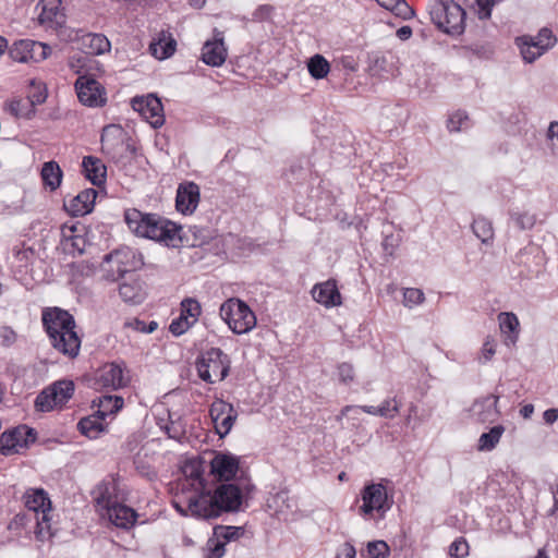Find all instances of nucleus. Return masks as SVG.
I'll return each mask as SVG.
<instances>
[{
	"mask_svg": "<svg viewBox=\"0 0 558 558\" xmlns=\"http://www.w3.org/2000/svg\"><path fill=\"white\" fill-rule=\"evenodd\" d=\"M401 402L397 398L384 400L377 409L378 416L393 418L399 412Z\"/></svg>",
	"mask_w": 558,
	"mask_h": 558,
	"instance_id": "nucleus-48",
	"label": "nucleus"
},
{
	"mask_svg": "<svg viewBox=\"0 0 558 558\" xmlns=\"http://www.w3.org/2000/svg\"><path fill=\"white\" fill-rule=\"evenodd\" d=\"M425 300L424 292L416 288H407L403 291V304L408 307L422 304Z\"/></svg>",
	"mask_w": 558,
	"mask_h": 558,
	"instance_id": "nucleus-49",
	"label": "nucleus"
},
{
	"mask_svg": "<svg viewBox=\"0 0 558 558\" xmlns=\"http://www.w3.org/2000/svg\"><path fill=\"white\" fill-rule=\"evenodd\" d=\"M124 220L136 235L163 243L168 247H180L187 243L182 227L160 215L131 208L125 210Z\"/></svg>",
	"mask_w": 558,
	"mask_h": 558,
	"instance_id": "nucleus-1",
	"label": "nucleus"
},
{
	"mask_svg": "<svg viewBox=\"0 0 558 558\" xmlns=\"http://www.w3.org/2000/svg\"><path fill=\"white\" fill-rule=\"evenodd\" d=\"M312 296L317 303L327 308L339 306L342 303L341 294L333 279L316 283L312 289Z\"/></svg>",
	"mask_w": 558,
	"mask_h": 558,
	"instance_id": "nucleus-24",
	"label": "nucleus"
},
{
	"mask_svg": "<svg viewBox=\"0 0 558 558\" xmlns=\"http://www.w3.org/2000/svg\"><path fill=\"white\" fill-rule=\"evenodd\" d=\"M468 120L469 118L465 112L458 111L449 118L447 128L450 132H459L466 125Z\"/></svg>",
	"mask_w": 558,
	"mask_h": 558,
	"instance_id": "nucleus-53",
	"label": "nucleus"
},
{
	"mask_svg": "<svg viewBox=\"0 0 558 558\" xmlns=\"http://www.w3.org/2000/svg\"><path fill=\"white\" fill-rule=\"evenodd\" d=\"M225 554V544L215 541L214 546L209 548V553L207 555V558H221Z\"/></svg>",
	"mask_w": 558,
	"mask_h": 558,
	"instance_id": "nucleus-61",
	"label": "nucleus"
},
{
	"mask_svg": "<svg viewBox=\"0 0 558 558\" xmlns=\"http://www.w3.org/2000/svg\"><path fill=\"white\" fill-rule=\"evenodd\" d=\"M78 100L87 107H101L106 104V90L94 77L81 75L75 82Z\"/></svg>",
	"mask_w": 558,
	"mask_h": 558,
	"instance_id": "nucleus-12",
	"label": "nucleus"
},
{
	"mask_svg": "<svg viewBox=\"0 0 558 558\" xmlns=\"http://www.w3.org/2000/svg\"><path fill=\"white\" fill-rule=\"evenodd\" d=\"M356 551L353 545L350 543L343 544L340 551L337 554V558H355Z\"/></svg>",
	"mask_w": 558,
	"mask_h": 558,
	"instance_id": "nucleus-64",
	"label": "nucleus"
},
{
	"mask_svg": "<svg viewBox=\"0 0 558 558\" xmlns=\"http://www.w3.org/2000/svg\"><path fill=\"white\" fill-rule=\"evenodd\" d=\"M477 5L476 14L480 20H487L492 15L493 7L499 3L498 0H475Z\"/></svg>",
	"mask_w": 558,
	"mask_h": 558,
	"instance_id": "nucleus-55",
	"label": "nucleus"
},
{
	"mask_svg": "<svg viewBox=\"0 0 558 558\" xmlns=\"http://www.w3.org/2000/svg\"><path fill=\"white\" fill-rule=\"evenodd\" d=\"M177 43L172 37L160 38L156 43H151L149 50L151 54L158 60L170 58L175 51Z\"/></svg>",
	"mask_w": 558,
	"mask_h": 558,
	"instance_id": "nucleus-40",
	"label": "nucleus"
},
{
	"mask_svg": "<svg viewBox=\"0 0 558 558\" xmlns=\"http://www.w3.org/2000/svg\"><path fill=\"white\" fill-rule=\"evenodd\" d=\"M104 267V278L107 281L114 282L122 278L125 275L122 266H118L117 264H112L111 262L105 260L102 263Z\"/></svg>",
	"mask_w": 558,
	"mask_h": 558,
	"instance_id": "nucleus-50",
	"label": "nucleus"
},
{
	"mask_svg": "<svg viewBox=\"0 0 558 558\" xmlns=\"http://www.w3.org/2000/svg\"><path fill=\"white\" fill-rule=\"evenodd\" d=\"M307 70L313 78L322 80L329 73L330 64L322 54H315L307 61Z\"/></svg>",
	"mask_w": 558,
	"mask_h": 558,
	"instance_id": "nucleus-42",
	"label": "nucleus"
},
{
	"mask_svg": "<svg viewBox=\"0 0 558 558\" xmlns=\"http://www.w3.org/2000/svg\"><path fill=\"white\" fill-rule=\"evenodd\" d=\"M123 398L119 396L102 395L93 401V407H96V414L106 420L108 416L116 414L123 407Z\"/></svg>",
	"mask_w": 558,
	"mask_h": 558,
	"instance_id": "nucleus-32",
	"label": "nucleus"
},
{
	"mask_svg": "<svg viewBox=\"0 0 558 558\" xmlns=\"http://www.w3.org/2000/svg\"><path fill=\"white\" fill-rule=\"evenodd\" d=\"M119 294L125 303L132 305L141 304L146 299L145 289L138 279L121 283L119 286Z\"/></svg>",
	"mask_w": 558,
	"mask_h": 558,
	"instance_id": "nucleus-31",
	"label": "nucleus"
},
{
	"mask_svg": "<svg viewBox=\"0 0 558 558\" xmlns=\"http://www.w3.org/2000/svg\"><path fill=\"white\" fill-rule=\"evenodd\" d=\"M9 53L10 57L17 62H40L48 58L51 53V48L40 41L21 39L12 45Z\"/></svg>",
	"mask_w": 558,
	"mask_h": 558,
	"instance_id": "nucleus-10",
	"label": "nucleus"
},
{
	"mask_svg": "<svg viewBox=\"0 0 558 558\" xmlns=\"http://www.w3.org/2000/svg\"><path fill=\"white\" fill-rule=\"evenodd\" d=\"M244 500L242 488L234 483H221L213 494L201 493L189 499V509L194 518L214 519L222 512H238Z\"/></svg>",
	"mask_w": 558,
	"mask_h": 558,
	"instance_id": "nucleus-2",
	"label": "nucleus"
},
{
	"mask_svg": "<svg viewBox=\"0 0 558 558\" xmlns=\"http://www.w3.org/2000/svg\"><path fill=\"white\" fill-rule=\"evenodd\" d=\"M518 45L520 47V52L525 62L532 63L541 56L544 54V49L538 44H533L527 36H523L518 38Z\"/></svg>",
	"mask_w": 558,
	"mask_h": 558,
	"instance_id": "nucleus-41",
	"label": "nucleus"
},
{
	"mask_svg": "<svg viewBox=\"0 0 558 558\" xmlns=\"http://www.w3.org/2000/svg\"><path fill=\"white\" fill-rule=\"evenodd\" d=\"M7 110L16 119L31 120L36 114V109L26 98L12 99L7 104Z\"/></svg>",
	"mask_w": 558,
	"mask_h": 558,
	"instance_id": "nucleus-36",
	"label": "nucleus"
},
{
	"mask_svg": "<svg viewBox=\"0 0 558 558\" xmlns=\"http://www.w3.org/2000/svg\"><path fill=\"white\" fill-rule=\"evenodd\" d=\"M209 415L214 422L216 433L220 438H223L230 433L238 417V412L231 403L217 399L210 405Z\"/></svg>",
	"mask_w": 558,
	"mask_h": 558,
	"instance_id": "nucleus-13",
	"label": "nucleus"
},
{
	"mask_svg": "<svg viewBox=\"0 0 558 558\" xmlns=\"http://www.w3.org/2000/svg\"><path fill=\"white\" fill-rule=\"evenodd\" d=\"M506 428L504 425H495L488 432L480 436L477 449L480 451H492L499 444Z\"/></svg>",
	"mask_w": 558,
	"mask_h": 558,
	"instance_id": "nucleus-37",
	"label": "nucleus"
},
{
	"mask_svg": "<svg viewBox=\"0 0 558 558\" xmlns=\"http://www.w3.org/2000/svg\"><path fill=\"white\" fill-rule=\"evenodd\" d=\"M449 554L453 558H465L469 555V544L463 537L454 539L450 547Z\"/></svg>",
	"mask_w": 558,
	"mask_h": 558,
	"instance_id": "nucleus-52",
	"label": "nucleus"
},
{
	"mask_svg": "<svg viewBox=\"0 0 558 558\" xmlns=\"http://www.w3.org/2000/svg\"><path fill=\"white\" fill-rule=\"evenodd\" d=\"M240 460L231 453H218L210 462L211 473L221 482L230 483L239 471Z\"/></svg>",
	"mask_w": 558,
	"mask_h": 558,
	"instance_id": "nucleus-19",
	"label": "nucleus"
},
{
	"mask_svg": "<svg viewBox=\"0 0 558 558\" xmlns=\"http://www.w3.org/2000/svg\"><path fill=\"white\" fill-rule=\"evenodd\" d=\"M376 2L402 20H409L414 15V10L405 0H376Z\"/></svg>",
	"mask_w": 558,
	"mask_h": 558,
	"instance_id": "nucleus-38",
	"label": "nucleus"
},
{
	"mask_svg": "<svg viewBox=\"0 0 558 558\" xmlns=\"http://www.w3.org/2000/svg\"><path fill=\"white\" fill-rule=\"evenodd\" d=\"M124 327L131 328L135 331L146 333V323L138 318H134L132 320H128L124 323Z\"/></svg>",
	"mask_w": 558,
	"mask_h": 558,
	"instance_id": "nucleus-62",
	"label": "nucleus"
},
{
	"mask_svg": "<svg viewBox=\"0 0 558 558\" xmlns=\"http://www.w3.org/2000/svg\"><path fill=\"white\" fill-rule=\"evenodd\" d=\"M527 38L531 39L533 44H538L537 46L543 47L544 53L556 44V37L553 32L546 27L542 28L535 37L527 36Z\"/></svg>",
	"mask_w": 558,
	"mask_h": 558,
	"instance_id": "nucleus-47",
	"label": "nucleus"
},
{
	"mask_svg": "<svg viewBox=\"0 0 558 558\" xmlns=\"http://www.w3.org/2000/svg\"><path fill=\"white\" fill-rule=\"evenodd\" d=\"M367 551L371 558H386L390 554V549L384 541L369 542Z\"/></svg>",
	"mask_w": 558,
	"mask_h": 558,
	"instance_id": "nucleus-51",
	"label": "nucleus"
},
{
	"mask_svg": "<svg viewBox=\"0 0 558 558\" xmlns=\"http://www.w3.org/2000/svg\"><path fill=\"white\" fill-rule=\"evenodd\" d=\"M221 319L236 335L250 332L256 326V316L241 299L230 298L219 308Z\"/></svg>",
	"mask_w": 558,
	"mask_h": 558,
	"instance_id": "nucleus-7",
	"label": "nucleus"
},
{
	"mask_svg": "<svg viewBox=\"0 0 558 558\" xmlns=\"http://www.w3.org/2000/svg\"><path fill=\"white\" fill-rule=\"evenodd\" d=\"M37 514L34 512L25 511L22 513H17L9 524L10 530H27L33 527V521L36 519Z\"/></svg>",
	"mask_w": 558,
	"mask_h": 558,
	"instance_id": "nucleus-45",
	"label": "nucleus"
},
{
	"mask_svg": "<svg viewBox=\"0 0 558 558\" xmlns=\"http://www.w3.org/2000/svg\"><path fill=\"white\" fill-rule=\"evenodd\" d=\"M498 323L501 332L505 335V344L508 347L515 345L520 333V323L517 315L512 312H501L498 315Z\"/></svg>",
	"mask_w": 558,
	"mask_h": 558,
	"instance_id": "nucleus-27",
	"label": "nucleus"
},
{
	"mask_svg": "<svg viewBox=\"0 0 558 558\" xmlns=\"http://www.w3.org/2000/svg\"><path fill=\"white\" fill-rule=\"evenodd\" d=\"M183 472L186 476L194 481H198L199 484H202V472L199 471L198 465L194 463L186 464L183 469Z\"/></svg>",
	"mask_w": 558,
	"mask_h": 558,
	"instance_id": "nucleus-60",
	"label": "nucleus"
},
{
	"mask_svg": "<svg viewBox=\"0 0 558 558\" xmlns=\"http://www.w3.org/2000/svg\"><path fill=\"white\" fill-rule=\"evenodd\" d=\"M41 320L51 345L69 357L77 356L81 339L74 330V317L65 310L47 307L43 311Z\"/></svg>",
	"mask_w": 558,
	"mask_h": 558,
	"instance_id": "nucleus-3",
	"label": "nucleus"
},
{
	"mask_svg": "<svg viewBox=\"0 0 558 558\" xmlns=\"http://www.w3.org/2000/svg\"><path fill=\"white\" fill-rule=\"evenodd\" d=\"M97 194L93 187L85 189L69 202H64V208L73 217H83L92 213Z\"/></svg>",
	"mask_w": 558,
	"mask_h": 558,
	"instance_id": "nucleus-22",
	"label": "nucleus"
},
{
	"mask_svg": "<svg viewBox=\"0 0 558 558\" xmlns=\"http://www.w3.org/2000/svg\"><path fill=\"white\" fill-rule=\"evenodd\" d=\"M400 242H401V238L399 234H393L392 232L385 233V236H384V240L381 243L384 252L387 255L392 256L395 251L400 245Z\"/></svg>",
	"mask_w": 558,
	"mask_h": 558,
	"instance_id": "nucleus-54",
	"label": "nucleus"
},
{
	"mask_svg": "<svg viewBox=\"0 0 558 558\" xmlns=\"http://www.w3.org/2000/svg\"><path fill=\"white\" fill-rule=\"evenodd\" d=\"M510 219L515 223L520 230H530L536 223V216L527 211L519 213L511 211Z\"/></svg>",
	"mask_w": 558,
	"mask_h": 558,
	"instance_id": "nucleus-46",
	"label": "nucleus"
},
{
	"mask_svg": "<svg viewBox=\"0 0 558 558\" xmlns=\"http://www.w3.org/2000/svg\"><path fill=\"white\" fill-rule=\"evenodd\" d=\"M37 520L33 521L34 534L37 541L44 542L49 539L53 533L51 532V517L50 512L43 511L41 514H37Z\"/></svg>",
	"mask_w": 558,
	"mask_h": 558,
	"instance_id": "nucleus-39",
	"label": "nucleus"
},
{
	"mask_svg": "<svg viewBox=\"0 0 558 558\" xmlns=\"http://www.w3.org/2000/svg\"><path fill=\"white\" fill-rule=\"evenodd\" d=\"M71 240V252L74 253V252H77L78 254H83L84 253V245H85V240L78 235H72L70 238Z\"/></svg>",
	"mask_w": 558,
	"mask_h": 558,
	"instance_id": "nucleus-63",
	"label": "nucleus"
},
{
	"mask_svg": "<svg viewBox=\"0 0 558 558\" xmlns=\"http://www.w3.org/2000/svg\"><path fill=\"white\" fill-rule=\"evenodd\" d=\"M429 15L435 26L446 34L459 35L464 31L465 11L453 0H434Z\"/></svg>",
	"mask_w": 558,
	"mask_h": 558,
	"instance_id": "nucleus-5",
	"label": "nucleus"
},
{
	"mask_svg": "<svg viewBox=\"0 0 558 558\" xmlns=\"http://www.w3.org/2000/svg\"><path fill=\"white\" fill-rule=\"evenodd\" d=\"M46 99L47 88L45 84L32 80L29 84V90L26 96V100L29 101V104H32L36 109V106L44 104Z\"/></svg>",
	"mask_w": 558,
	"mask_h": 558,
	"instance_id": "nucleus-44",
	"label": "nucleus"
},
{
	"mask_svg": "<svg viewBox=\"0 0 558 558\" xmlns=\"http://www.w3.org/2000/svg\"><path fill=\"white\" fill-rule=\"evenodd\" d=\"M83 173L93 185L101 186L106 182L107 167L101 159L94 156H85L82 161Z\"/></svg>",
	"mask_w": 558,
	"mask_h": 558,
	"instance_id": "nucleus-25",
	"label": "nucleus"
},
{
	"mask_svg": "<svg viewBox=\"0 0 558 558\" xmlns=\"http://www.w3.org/2000/svg\"><path fill=\"white\" fill-rule=\"evenodd\" d=\"M496 353V342L493 338L487 337L483 343L481 355L478 357L480 362L485 364L492 360L494 354Z\"/></svg>",
	"mask_w": 558,
	"mask_h": 558,
	"instance_id": "nucleus-56",
	"label": "nucleus"
},
{
	"mask_svg": "<svg viewBox=\"0 0 558 558\" xmlns=\"http://www.w3.org/2000/svg\"><path fill=\"white\" fill-rule=\"evenodd\" d=\"M105 260L122 266L125 274L135 271L144 265L142 253L135 248L123 246L105 255Z\"/></svg>",
	"mask_w": 558,
	"mask_h": 558,
	"instance_id": "nucleus-18",
	"label": "nucleus"
},
{
	"mask_svg": "<svg viewBox=\"0 0 558 558\" xmlns=\"http://www.w3.org/2000/svg\"><path fill=\"white\" fill-rule=\"evenodd\" d=\"M132 106L154 129H159L163 125V106L158 97L153 95L135 97Z\"/></svg>",
	"mask_w": 558,
	"mask_h": 558,
	"instance_id": "nucleus-15",
	"label": "nucleus"
},
{
	"mask_svg": "<svg viewBox=\"0 0 558 558\" xmlns=\"http://www.w3.org/2000/svg\"><path fill=\"white\" fill-rule=\"evenodd\" d=\"M98 380L104 387L117 390L126 387L130 377L125 373L123 364L110 363L102 367Z\"/></svg>",
	"mask_w": 558,
	"mask_h": 558,
	"instance_id": "nucleus-23",
	"label": "nucleus"
},
{
	"mask_svg": "<svg viewBox=\"0 0 558 558\" xmlns=\"http://www.w3.org/2000/svg\"><path fill=\"white\" fill-rule=\"evenodd\" d=\"M474 235L485 245L492 244L494 240V228L490 220L485 217H477L472 222Z\"/></svg>",
	"mask_w": 558,
	"mask_h": 558,
	"instance_id": "nucleus-35",
	"label": "nucleus"
},
{
	"mask_svg": "<svg viewBox=\"0 0 558 558\" xmlns=\"http://www.w3.org/2000/svg\"><path fill=\"white\" fill-rule=\"evenodd\" d=\"M195 368L203 381L214 384L229 375L231 360L220 348H209L199 353L195 361Z\"/></svg>",
	"mask_w": 558,
	"mask_h": 558,
	"instance_id": "nucleus-6",
	"label": "nucleus"
},
{
	"mask_svg": "<svg viewBox=\"0 0 558 558\" xmlns=\"http://www.w3.org/2000/svg\"><path fill=\"white\" fill-rule=\"evenodd\" d=\"M104 422L105 420L94 412V414L81 418L77 428L82 435L95 439L105 432L106 425Z\"/></svg>",
	"mask_w": 558,
	"mask_h": 558,
	"instance_id": "nucleus-33",
	"label": "nucleus"
},
{
	"mask_svg": "<svg viewBox=\"0 0 558 558\" xmlns=\"http://www.w3.org/2000/svg\"><path fill=\"white\" fill-rule=\"evenodd\" d=\"M74 383L69 379L57 380L38 393L35 408L40 412H48L56 407L65 404L74 393Z\"/></svg>",
	"mask_w": 558,
	"mask_h": 558,
	"instance_id": "nucleus-8",
	"label": "nucleus"
},
{
	"mask_svg": "<svg viewBox=\"0 0 558 558\" xmlns=\"http://www.w3.org/2000/svg\"><path fill=\"white\" fill-rule=\"evenodd\" d=\"M362 506L360 513L371 515L374 511L385 513L391 507L388 502L386 487L380 483H371L364 486L361 493Z\"/></svg>",
	"mask_w": 558,
	"mask_h": 558,
	"instance_id": "nucleus-11",
	"label": "nucleus"
},
{
	"mask_svg": "<svg viewBox=\"0 0 558 558\" xmlns=\"http://www.w3.org/2000/svg\"><path fill=\"white\" fill-rule=\"evenodd\" d=\"M24 504L27 511L36 514H41L43 511H51L48 494L41 488L27 490L24 495Z\"/></svg>",
	"mask_w": 558,
	"mask_h": 558,
	"instance_id": "nucleus-30",
	"label": "nucleus"
},
{
	"mask_svg": "<svg viewBox=\"0 0 558 558\" xmlns=\"http://www.w3.org/2000/svg\"><path fill=\"white\" fill-rule=\"evenodd\" d=\"M129 137L121 125H106L101 132V149L111 157L116 156L119 147H125L126 150L134 153V147L128 143Z\"/></svg>",
	"mask_w": 558,
	"mask_h": 558,
	"instance_id": "nucleus-16",
	"label": "nucleus"
},
{
	"mask_svg": "<svg viewBox=\"0 0 558 558\" xmlns=\"http://www.w3.org/2000/svg\"><path fill=\"white\" fill-rule=\"evenodd\" d=\"M81 49L90 56H99L110 51L111 44L102 34L89 33L81 37Z\"/></svg>",
	"mask_w": 558,
	"mask_h": 558,
	"instance_id": "nucleus-28",
	"label": "nucleus"
},
{
	"mask_svg": "<svg viewBox=\"0 0 558 558\" xmlns=\"http://www.w3.org/2000/svg\"><path fill=\"white\" fill-rule=\"evenodd\" d=\"M338 375L341 383L348 385L354 379L353 366L349 363H341L338 366Z\"/></svg>",
	"mask_w": 558,
	"mask_h": 558,
	"instance_id": "nucleus-57",
	"label": "nucleus"
},
{
	"mask_svg": "<svg viewBox=\"0 0 558 558\" xmlns=\"http://www.w3.org/2000/svg\"><path fill=\"white\" fill-rule=\"evenodd\" d=\"M40 175L44 185L50 191H56L61 185L63 172L58 162L50 160L43 165Z\"/></svg>",
	"mask_w": 558,
	"mask_h": 558,
	"instance_id": "nucleus-34",
	"label": "nucleus"
},
{
	"mask_svg": "<svg viewBox=\"0 0 558 558\" xmlns=\"http://www.w3.org/2000/svg\"><path fill=\"white\" fill-rule=\"evenodd\" d=\"M36 439L37 432L34 428L19 425L0 435V453L3 456L19 453L20 449L27 448Z\"/></svg>",
	"mask_w": 558,
	"mask_h": 558,
	"instance_id": "nucleus-9",
	"label": "nucleus"
},
{
	"mask_svg": "<svg viewBox=\"0 0 558 558\" xmlns=\"http://www.w3.org/2000/svg\"><path fill=\"white\" fill-rule=\"evenodd\" d=\"M269 507H275V511L278 514H286L294 511L296 502L289 496L287 490H281L272 497Z\"/></svg>",
	"mask_w": 558,
	"mask_h": 558,
	"instance_id": "nucleus-43",
	"label": "nucleus"
},
{
	"mask_svg": "<svg viewBox=\"0 0 558 558\" xmlns=\"http://www.w3.org/2000/svg\"><path fill=\"white\" fill-rule=\"evenodd\" d=\"M40 10L38 21L41 25L52 27L63 22V14L60 10V0H40L37 4Z\"/></svg>",
	"mask_w": 558,
	"mask_h": 558,
	"instance_id": "nucleus-26",
	"label": "nucleus"
},
{
	"mask_svg": "<svg viewBox=\"0 0 558 558\" xmlns=\"http://www.w3.org/2000/svg\"><path fill=\"white\" fill-rule=\"evenodd\" d=\"M98 492L96 501L113 525L128 530L135 524L137 513L133 508L119 502L117 484L113 481L100 484Z\"/></svg>",
	"mask_w": 558,
	"mask_h": 558,
	"instance_id": "nucleus-4",
	"label": "nucleus"
},
{
	"mask_svg": "<svg viewBox=\"0 0 558 558\" xmlns=\"http://www.w3.org/2000/svg\"><path fill=\"white\" fill-rule=\"evenodd\" d=\"M372 71L376 74L399 75V58L391 51L376 54L372 59Z\"/></svg>",
	"mask_w": 558,
	"mask_h": 558,
	"instance_id": "nucleus-29",
	"label": "nucleus"
},
{
	"mask_svg": "<svg viewBox=\"0 0 558 558\" xmlns=\"http://www.w3.org/2000/svg\"><path fill=\"white\" fill-rule=\"evenodd\" d=\"M199 203V187L194 182L180 184L177 191L175 207L184 215H191Z\"/></svg>",
	"mask_w": 558,
	"mask_h": 558,
	"instance_id": "nucleus-21",
	"label": "nucleus"
},
{
	"mask_svg": "<svg viewBox=\"0 0 558 558\" xmlns=\"http://www.w3.org/2000/svg\"><path fill=\"white\" fill-rule=\"evenodd\" d=\"M227 56L223 33L215 28L214 38L207 40L202 48V60L207 65L220 66L225 63Z\"/></svg>",
	"mask_w": 558,
	"mask_h": 558,
	"instance_id": "nucleus-17",
	"label": "nucleus"
},
{
	"mask_svg": "<svg viewBox=\"0 0 558 558\" xmlns=\"http://www.w3.org/2000/svg\"><path fill=\"white\" fill-rule=\"evenodd\" d=\"M201 313L202 307L196 299H184L181 302L180 315L171 322L169 331L177 337L183 335L197 322Z\"/></svg>",
	"mask_w": 558,
	"mask_h": 558,
	"instance_id": "nucleus-14",
	"label": "nucleus"
},
{
	"mask_svg": "<svg viewBox=\"0 0 558 558\" xmlns=\"http://www.w3.org/2000/svg\"><path fill=\"white\" fill-rule=\"evenodd\" d=\"M16 332L9 326L0 327V341L4 347H10L16 341Z\"/></svg>",
	"mask_w": 558,
	"mask_h": 558,
	"instance_id": "nucleus-58",
	"label": "nucleus"
},
{
	"mask_svg": "<svg viewBox=\"0 0 558 558\" xmlns=\"http://www.w3.org/2000/svg\"><path fill=\"white\" fill-rule=\"evenodd\" d=\"M498 401L499 397L495 395L476 399L471 407L472 416L481 423H494L500 415Z\"/></svg>",
	"mask_w": 558,
	"mask_h": 558,
	"instance_id": "nucleus-20",
	"label": "nucleus"
},
{
	"mask_svg": "<svg viewBox=\"0 0 558 558\" xmlns=\"http://www.w3.org/2000/svg\"><path fill=\"white\" fill-rule=\"evenodd\" d=\"M377 409H378V407H373V405H360V407H357V405H345L341 410V413L338 416V420H340L342 416L347 415L350 411H357V410H362L363 412H365L367 414L378 415Z\"/></svg>",
	"mask_w": 558,
	"mask_h": 558,
	"instance_id": "nucleus-59",
	"label": "nucleus"
}]
</instances>
